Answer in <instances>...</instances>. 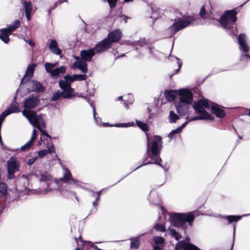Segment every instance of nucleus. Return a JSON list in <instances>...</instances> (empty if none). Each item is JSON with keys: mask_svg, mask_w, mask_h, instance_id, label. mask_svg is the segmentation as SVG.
I'll return each instance as SVG.
<instances>
[{"mask_svg": "<svg viewBox=\"0 0 250 250\" xmlns=\"http://www.w3.org/2000/svg\"><path fill=\"white\" fill-rule=\"evenodd\" d=\"M189 104L180 101L179 103L176 106L178 113L180 114L185 115L188 111Z\"/></svg>", "mask_w": 250, "mask_h": 250, "instance_id": "obj_29", "label": "nucleus"}, {"mask_svg": "<svg viewBox=\"0 0 250 250\" xmlns=\"http://www.w3.org/2000/svg\"><path fill=\"white\" fill-rule=\"evenodd\" d=\"M11 25L13 26L14 28L16 29L20 26V22L19 20H16Z\"/></svg>", "mask_w": 250, "mask_h": 250, "instance_id": "obj_46", "label": "nucleus"}, {"mask_svg": "<svg viewBox=\"0 0 250 250\" xmlns=\"http://www.w3.org/2000/svg\"><path fill=\"white\" fill-rule=\"evenodd\" d=\"M153 240L154 243L153 245V250H163L165 242L164 238L159 236H154Z\"/></svg>", "mask_w": 250, "mask_h": 250, "instance_id": "obj_24", "label": "nucleus"}, {"mask_svg": "<svg viewBox=\"0 0 250 250\" xmlns=\"http://www.w3.org/2000/svg\"><path fill=\"white\" fill-rule=\"evenodd\" d=\"M242 216L229 215L227 216V219L229 223L237 221L242 218Z\"/></svg>", "mask_w": 250, "mask_h": 250, "instance_id": "obj_37", "label": "nucleus"}, {"mask_svg": "<svg viewBox=\"0 0 250 250\" xmlns=\"http://www.w3.org/2000/svg\"><path fill=\"white\" fill-rule=\"evenodd\" d=\"M180 129L178 127L175 129L172 130L168 135V137L170 139H172L174 138V135L177 133L181 132Z\"/></svg>", "mask_w": 250, "mask_h": 250, "instance_id": "obj_41", "label": "nucleus"}, {"mask_svg": "<svg viewBox=\"0 0 250 250\" xmlns=\"http://www.w3.org/2000/svg\"><path fill=\"white\" fill-rule=\"evenodd\" d=\"M134 125V123H122V124H117L114 125V126L116 127H127Z\"/></svg>", "mask_w": 250, "mask_h": 250, "instance_id": "obj_39", "label": "nucleus"}, {"mask_svg": "<svg viewBox=\"0 0 250 250\" xmlns=\"http://www.w3.org/2000/svg\"><path fill=\"white\" fill-rule=\"evenodd\" d=\"M3 29L5 30V31L9 34L16 30V29L14 28L13 26H12L11 24L8 26L7 28H4Z\"/></svg>", "mask_w": 250, "mask_h": 250, "instance_id": "obj_45", "label": "nucleus"}, {"mask_svg": "<svg viewBox=\"0 0 250 250\" xmlns=\"http://www.w3.org/2000/svg\"><path fill=\"white\" fill-rule=\"evenodd\" d=\"M30 13H25V17L27 19V20L29 21L30 20Z\"/></svg>", "mask_w": 250, "mask_h": 250, "instance_id": "obj_56", "label": "nucleus"}, {"mask_svg": "<svg viewBox=\"0 0 250 250\" xmlns=\"http://www.w3.org/2000/svg\"><path fill=\"white\" fill-rule=\"evenodd\" d=\"M169 215L171 225L168 229V231L172 237L178 240L181 238V235L173 227L181 228L186 231L188 227H192L194 216L191 213L187 214L170 213Z\"/></svg>", "mask_w": 250, "mask_h": 250, "instance_id": "obj_2", "label": "nucleus"}, {"mask_svg": "<svg viewBox=\"0 0 250 250\" xmlns=\"http://www.w3.org/2000/svg\"><path fill=\"white\" fill-rule=\"evenodd\" d=\"M95 120V122L98 125H101L102 124V119L100 117H96V114H95V116H93Z\"/></svg>", "mask_w": 250, "mask_h": 250, "instance_id": "obj_49", "label": "nucleus"}, {"mask_svg": "<svg viewBox=\"0 0 250 250\" xmlns=\"http://www.w3.org/2000/svg\"><path fill=\"white\" fill-rule=\"evenodd\" d=\"M176 59L177 61V64H178V68L175 70V72L173 74H172L170 76L171 78L174 74L178 73L179 72V71L181 68L182 63L180 62V60L177 57H176Z\"/></svg>", "mask_w": 250, "mask_h": 250, "instance_id": "obj_42", "label": "nucleus"}, {"mask_svg": "<svg viewBox=\"0 0 250 250\" xmlns=\"http://www.w3.org/2000/svg\"><path fill=\"white\" fill-rule=\"evenodd\" d=\"M155 229L159 231L164 232L166 230V228L163 224H157L155 225Z\"/></svg>", "mask_w": 250, "mask_h": 250, "instance_id": "obj_40", "label": "nucleus"}, {"mask_svg": "<svg viewBox=\"0 0 250 250\" xmlns=\"http://www.w3.org/2000/svg\"><path fill=\"white\" fill-rule=\"evenodd\" d=\"M103 125L104 126H106L108 125V123H103Z\"/></svg>", "mask_w": 250, "mask_h": 250, "instance_id": "obj_63", "label": "nucleus"}, {"mask_svg": "<svg viewBox=\"0 0 250 250\" xmlns=\"http://www.w3.org/2000/svg\"><path fill=\"white\" fill-rule=\"evenodd\" d=\"M64 2L63 0H59L55 3V7H57L58 5L61 4L62 2Z\"/></svg>", "mask_w": 250, "mask_h": 250, "instance_id": "obj_55", "label": "nucleus"}, {"mask_svg": "<svg viewBox=\"0 0 250 250\" xmlns=\"http://www.w3.org/2000/svg\"><path fill=\"white\" fill-rule=\"evenodd\" d=\"M62 169L63 170V176L60 179V181H63L64 183H68L69 181H71V183H73L75 185H77L78 181L72 178V175L70 171L63 166L62 167Z\"/></svg>", "mask_w": 250, "mask_h": 250, "instance_id": "obj_20", "label": "nucleus"}, {"mask_svg": "<svg viewBox=\"0 0 250 250\" xmlns=\"http://www.w3.org/2000/svg\"><path fill=\"white\" fill-rule=\"evenodd\" d=\"M162 138L159 136H155L153 137L150 146L149 138L147 136V150L143 159V163L135 169L143 166L155 164L162 167L166 171L168 168L162 166L161 164L162 159L159 155L162 148Z\"/></svg>", "mask_w": 250, "mask_h": 250, "instance_id": "obj_1", "label": "nucleus"}, {"mask_svg": "<svg viewBox=\"0 0 250 250\" xmlns=\"http://www.w3.org/2000/svg\"><path fill=\"white\" fill-rule=\"evenodd\" d=\"M237 12L235 10L227 11L223 15L220 21V22L223 27L226 29L230 30L231 33L229 34L234 35L237 33L236 21Z\"/></svg>", "mask_w": 250, "mask_h": 250, "instance_id": "obj_5", "label": "nucleus"}, {"mask_svg": "<svg viewBox=\"0 0 250 250\" xmlns=\"http://www.w3.org/2000/svg\"><path fill=\"white\" fill-rule=\"evenodd\" d=\"M46 147L48 148L47 149L40 150L38 152V155L40 157H43L48 154H51L55 152V149L52 143L48 144L47 143H46Z\"/></svg>", "mask_w": 250, "mask_h": 250, "instance_id": "obj_27", "label": "nucleus"}, {"mask_svg": "<svg viewBox=\"0 0 250 250\" xmlns=\"http://www.w3.org/2000/svg\"><path fill=\"white\" fill-rule=\"evenodd\" d=\"M104 0L105 1L106 0ZM117 0H107L111 8H113L115 7Z\"/></svg>", "mask_w": 250, "mask_h": 250, "instance_id": "obj_43", "label": "nucleus"}, {"mask_svg": "<svg viewBox=\"0 0 250 250\" xmlns=\"http://www.w3.org/2000/svg\"><path fill=\"white\" fill-rule=\"evenodd\" d=\"M22 113L34 127L37 128L42 134L48 138V139H45L43 137L41 136L40 140L38 143L39 145H41L42 143L44 144H45L46 143L52 144L51 136L47 133L45 130L42 129V128H44L46 127L45 123L42 117V115H37L33 111H26L25 110H22Z\"/></svg>", "mask_w": 250, "mask_h": 250, "instance_id": "obj_3", "label": "nucleus"}, {"mask_svg": "<svg viewBox=\"0 0 250 250\" xmlns=\"http://www.w3.org/2000/svg\"><path fill=\"white\" fill-rule=\"evenodd\" d=\"M165 95L167 100L169 102L173 101L175 98L176 92L174 90H166Z\"/></svg>", "mask_w": 250, "mask_h": 250, "instance_id": "obj_30", "label": "nucleus"}, {"mask_svg": "<svg viewBox=\"0 0 250 250\" xmlns=\"http://www.w3.org/2000/svg\"><path fill=\"white\" fill-rule=\"evenodd\" d=\"M149 53L151 54H153L154 55H156L155 53L157 52V51L156 50H155L153 48L149 47Z\"/></svg>", "mask_w": 250, "mask_h": 250, "instance_id": "obj_52", "label": "nucleus"}, {"mask_svg": "<svg viewBox=\"0 0 250 250\" xmlns=\"http://www.w3.org/2000/svg\"><path fill=\"white\" fill-rule=\"evenodd\" d=\"M189 238L186 237L184 240L178 242L175 245V250H200L198 247L189 242Z\"/></svg>", "mask_w": 250, "mask_h": 250, "instance_id": "obj_11", "label": "nucleus"}, {"mask_svg": "<svg viewBox=\"0 0 250 250\" xmlns=\"http://www.w3.org/2000/svg\"><path fill=\"white\" fill-rule=\"evenodd\" d=\"M18 183H24V186L23 188H26L27 186L29 184V180L28 178L22 175L21 177L19 179Z\"/></svg>", "mask_w": 250, "mask_h": 250, "instance_id": "obj_36", "label": "nucleus"}, {"mask_svg": "<svg viewBox=\"0 0 250 250\" xmlns=\"http://www.w3.org/2000/svg\"><path fill=\"white\" fill-rule=\"evenodd\" d=\"M160 208L161 209L162 213V214L164 216V217L166 218V209L164 208V207L161 206L160 205Z\"/></svg>", "mask_w": 250, "mask_h": 250, "instance_id": "obj_51", "label": "nucleus"}, {"mask_svg": "<svg viewBox=\"0 0 250 250\" xmlns=\"http://www.w3.org/2000/svg\"><path fill=\"white\" fill-rule=\"evenodd\" d=\"M75 58L77 61L73 63L72 68L73 69L77 68L84 73H86L87 72V67L86 62L81 60L79 57H75Z\"/></svg>", "mask_w": 250, "mask_h": 250, "instance_id": "obj_19", "label": "nucleus"}, {"mask_svg": "<svg viewBox=\"0 0 250 250\" xmlns=\"http://www.w3.org/2000/svg\"><path fill=\"white\" fill-rule=\"evenodd\" d=\"M27 85V91L28 92L36 91L42 92L44 90L43 85L36 81L30 80L26 82Z\"/></svg>", "mask_w": 250, "mask_h": 250, "instance_id": "obj_16", "label": "nucleus"}, {"mask_svg": "<svg viewBox=\"0 0 250 250\" xmlns=\"http://www.w3.org/2000/svg\"><path fill=\"white\" fill-rule=\"evenodd\" d=\"M111 46V42L107 39H105L97 43L94 49L97 53H101L107 50Z\"/></svg>", "mask_w": 250, "mask_h": 250, "instance_id": "obj_17", "label": "nucleus"}, {"mask_svg": "<svg viewBox=\"0 0 250 250\" xmlns=\"http://www.w3.org/2000/svg\"><path fill=\"white\" fill-rule=\"evenodd\" d=\"M59 85L62 90V91H60V90L56 91L52 97L51 99L52 101H57L61 98H62L63 99H69L74 96V89L71 87V86H69L68 84L63 82L62 79L59 81Z\"/></svg>", "mask_w": 250, "mask_h": 250, "instance_id": "obj_7", "label": "nucleus"}, {"mask_svg": "<svg viewBox=\"0 0 250 250\" xmlns=\"http://www.w3.org/2000/svg\"><path fill=\"white\" fill-rule=\"evenodd\" d=\"M128 99L127 100L126 102L129 104H132L133 102V96L131 94H129L128 95Z\"/></svg>", "mask_w": 250, "mask_h": 250, "instance_id": "obj_47", "label": "nucleus"}, {"mask_svg": "<svg viewBox=\"0 0 250 250\" xmlns=\"http://www.w3.org/2000/svg\"><path fill=\"white\" fill-rule=\"evenodd\" d=\"M193 106L195 110L200 114V115L192 117L190 120V121L198 120L213 119L211 115H209L204 109V108H206L207 109H209L208 100L201 99L199 101L198 103H194Z\"/></svg>", "mask_w": 250, "mask_h": 250, "instance_id": "obj_6", "label": "nucleus"}, {"mask_svg": "<svg viewBox=\"0 0 250 250\" xmlns=\"http://www.w3.org/2000/svg\"><path fill=\"white\" fill-rule=\"evenodd\" d=\"M133 0H124L125 2H132Z\"/></svg>", "mask_w": 250, "mask_h": 250, "instance_id": "obj_61", "label": "nucleus"}, {"mask_svg": "<svg viewBox=\"0 0 250 250\" xmlns=\"http://www.w3.org/2000/svg\"><path fill=\"white\" fill-rule=\"evenodd\" d=\"M57 63H51L46 62L45 63V69L47 73H50L51 77L57 79L61 75L64 74L66 72L65 67L61 66L60 67L53 68L57 65Z\"/></svg>", "mask_w": 250, "mask_h": 250, "instance_id": "obj_9", "label": "nucleus"}, {"mask_svg": "<svg viewBox=\"0 0 250 250\" xmlns=\"http://www.w3.org/2000/svg\"><path fill=\"white\" fill-rule=\"evenodd\" d=\"M121 17H123L124 18V20H125V23H126L127 22V20L128 18L125 16H121Z\"/></svg>", "mask_w": 250, "mask_h": 250, "instance_id": "obj_60", "label": "nucleus"}, {"mask_svg": "<svg viewBox=\"0 0 250 250\" xmlns=\"http://www.w3.org/2000/svg\"><path fill=\"white\" fill-rule=\"evenodd\" d=\"M9 34L3 29L1 30L0 39L5 43H7L9 41Z\"/></svg>", "mask_w": 250, "mask_h": 250, "instance_id": "obj_31", "label": "nucleus"}, {"mask_svg": "<svg viewBox=\"0 0 250 250\" xmlns=\"http://www.w3.org/2000/svg\"><path fill=\"white\" fill-rule=\"evenodd\" d=\"M28 43L32 47H33L34 46V43H33L31 40H29L28 41Z\"/></svg>", "mask_w": 250, "mask_h": 250, "instance_id": "obj_58", "label": "nucleus"}, {"mask_svg": "<svg viewBox=\"0 0 250 250\" xmlns=\"http://www.w3.org/2000/svg\"><path fill=\"white\" fill-rule=\"evenodd\" d=\"M39 178L40 188L37 189L39 194H45L58 188V182L46 171L41 172Z\"/></svg>", "mask_w": 250, "mask_h": 250, "instance_id": "obj_4", "label": "nucleus"}, {"mask_svg": "<svg viewBox=\"0 0 250 250\" xmlns=\"http://www.w3.org/2000/svg\"><path fill=\"white\" fill-rule=\"evenodd\" d=\"M140 245V239L138 237L133 238L131 239L130 247L132 249H137Z\"/></svg>", "mask_w": 250, "mask_h": 250, "instance_id": "obj_32", "label": "nucleus"}, {"mask_svg": "<svg viewBox=\"0 0 250 250\" xmlns=\"http://www.w3.org/2000/svg\"><path fill=\"white\" fill-rule=\"evenodd\" d=\"M151 10H152V12H153V8L152 7H151ZM150 18H153V19H156L157 17L154 16V13L153 12L152 16H151Z\"/></svg>", "mask_w": 250, "mask_h": 250, "instance_id": "obj_57", "label": "nucleus"}, {"mask_svg": "<svg viewBox=\"0 0 250 250\" xmlns=\"http://www.w3.org/2000/svg\"><path fill=\"white\" fill-rule=\"evenodd\" d=\"M246 37L244 34H240L238 37V42L239 44V48L241 51L245 52L242 54L240 60L241 61H246L250 59V56L246 53L250 50V47L246 42Z\"/></svg>", "mask_w": 250, "mask_h": 250, "instance_id": "obj_10", "label": "nucleus"}, {"mask_svg": "<svg viewBox=\"0 0 250 250\" xmlns=\"http://www.w3.org/2000/svg\"><path fill=\"white\" fill-rule=\"evenodd\" d=\"M36 66V63H34L28 66L24 76L21 80V84H24L25 83H26V81H25L26 79H27L28 80L33 76Z\"/></svg>", "mask_w": 250, "mask_h": 250, "instance_id": "obj_25", "label": "nucleus"}, {"mask_svg": "<svg viewBox=\"0 0 250 250\" xmlns=\"http://www.w3.org/2000/svg\"><path fill=\"white\" fill-rule=\"evenodd\" d=\"M99 199H100V195H98V197L95 200V201H94L92 202V204L94 206H95L97 205V203H98V202Z\"/></svg>", "mask_w": 250, "mask_h": 250, "instance_id": "obj_54", "label": "nucleus"}, {"mask_svg": "<svg viewBox=\"0 0 250 250\" xmlns=\"http://www.w3.org/2000/svg\"><path fill=\"white\" fill-rule=\"evenodd\" d=\"M124 104L126 105V108L127 109H128V106L127 105V103H125V101H124Z\"/></svg>", "mask_w": 250, "mask_h": 250, "instance_id": "obj_62", "label": "nucleus"}, {"mask_svg": "<svg viewBox=\"0 0 250 250\" xmlns=\"http://www.w3.org/2000/svg\"><path fill=\"white\" fill-rule=\"evenodd\" d=\"M23 5L25 9V13H31L32 10V5L31 2L24 0L23 1Z\"/></svg>", "mask_w": 250, "mask_h": 250, "instance_id": "obj_33", "label": "nucleus"}, {"mask_svg": "<svg viewBox=\"0 0 250 250\" xmlns=\"http://www.w3.org/2000/svg\"><path fill=\"white\" fill-rule=\"evenodd\" d=\"M178 116L173 111H170L169 115V121L170 123H175L179 119Z\"/></svg>", "mask_w": 250, "mask_h": 250, "instance_id": "obj_34", "label": "nucleus"}, {"mask_svg": "<svg viewBox=\"0 0 250 250\" xmlns=\"http://www.w3.org/2000/svg\"><path fill=\"white\" fill-rule=\"evenodd\" d=\"M87 76L85 74H74L72 76L69 75H65L62 81L71 86L72 83L75 81H84L86 79Z\"/></svg>", "mask_w": 250, "mask_h": 250, "instance_id": "obj_15", "label": "nucleus"}, {"mask_svg": "<svg viewBox=\"0 0 250 250\" xmlns=\"http://www.w3.org/2000/svg\"><path fill=\"white\" fill-rule=\"evenodd\" d=\"M94 55L95 51L94 48L83 50L80 52L81 60L85 62H91Z\"/></svg>", "mask_w": 250, "mask_h": 250, "instance_id": "obj_22", "label": "nucleus"}, {"mask_svg": "<svg viewBox=\"0 0 250 250\" xmlns=\"http://www.w3.org/2000/svg\"><path fill=\"white\" fill-rule=\"evenodd\" d=\"M19 165L17 160L14 157L11 158L7 162L8 178L12 179L14 178V173L18 171Z\"/></svg>", "mask_w": 250, "mask_h": 250, "instance_id": "obj_13", "label": "nucleus"}, {"mask_svg": "<svg viewBox=\"0 0 250 250\" xmlns=\"http://www.w3.org/2000/svg\"><path fill=\"white\" fill-rule=\"evenodd\" d=\"M16 97L15 96L13 99V103L10 105L9 108L4 110L0 114V117H3L2 120H4L5 118L12 113H17L20 111V108L18 104L16 102Z\"/></svg>", "mask_w": 250, "mask_h": 250, "instance_id": "obj_18", "label": "nucleus"}, {"mask_svg": "<svg viewBox=\"0 0 250 250\" xmlns=\"http://www.w3.org/2000/svg\"><path fill=\"white\" fill-rule=\"evenodd\" d=\"M40 100L37 96H32L28 97L25 99L23 103V107L26 111H31L30 109L37 107L40 103Z\"/></svg>", "mask_w": 250, "mask_h": 250, "instance_id": "obj_12", "label": "nucleus"}, {"mask_svg": "<svg viewBox=\"0 0 250 250\" xmlns=\"http://www.w3.org/2000/svg\"><path fill=\"white\" fill-rule=\"evenodd\" d=\"M122 98H123V97H122V96H120V97H119L117 98V100L118 101V100H122Z\"/></svg>", "mask_w": 250, "mask_h": 250, "instance_id": "obj_64", "label": "nucleus"}, {"mask_svg": "<svg viewBox=\"0 0 250 250\" xmlns=\"http://www.w3.org/2000/svg\"><path fill=\"white\" fill-rule=\"evenodd\" d=\"M189 121H187L185 123H184L181 126L178 127L180 129V131H181L182 129L187 125L188 124Z\"/></svg>", "mask_w": 250, "mask_h": 250, "instance_id": "obj_53", "label": "nucleus"}, {"mask_svg": "<svg viewBox=\"0 0 250 250\" xmlns=\"http://www.w3.org/2000/svg\"><path fill=\"white\" fill-rule=\"evenodd\" d=\"M234 233L233 234V242H232V244L231 246L230 250H232L233 245H234Z\"/></svg>", "mask_w": 250, "mask_h": 250, "instance_id": "obj_59", "label": "nucleus"}, {"mask_svg": "<svg viewBox=\"0 0 250 250\" xmlns=\"http://www.w3.org/2000/svg\"><path fill=\"white\" fill-rule=\"evenodd\" d=\"M206 14V9L204 6H202L200 12V15L201 17L205 19L206 17H205Z\"/></svg>", "mask_w": 250, "mask_h": 250, "instance_id": "obj_44", "label": "nucleus"}, {"mask_svg": "<svg viewBox=\"0 0 250 250\" xmlns=\"http://www.w3.org/2000/svg\"><path fill=\"white\" fill-rule=\"evenodd\" d=\"M121 37V31L119 29H117L110 32L106 39H107L111 42V45L113 42H116L119 41Z\"/></svg>", "mask_w": 250, "mask_h": 250, "instance_id": "obj_23", "label": "nucleus"}, {"mask_svg": "<svg viewBox=\"0 0 250 250\" xmlns=\"http://www.w3.org/2000/svg\"><path fill=\"white\" fill-rule=\"evenodd\" d=\"M37 137V133H36V129H34L32 132V134L31 138H30V140L27 142L24 145L22 146L21 148V150L22 151H26L27 150H28L32 145L33 144L34 140Z\"/></svg>", "mask_w": 250, "mask_h": 250, "instance_id": "obj_28", "label": "nucleus"}, {"mask_svg": "<svg viewBox=\"0 0 250 250\" xmlns=\"http://www.w3.org/2000/svg\"><path fill=\"white\" fill-rule=\"evenodd\" d=\"M193 21V18L191 16H183L182 18L175 19L173 24L169 29L172 34L174 35L179 30L191 24Z\"/></svg>", "mask_w": 250, "mask_h": 250, "instance_id": "obj_8", "label": "nucleus"}, {"mask_svg": "<svg viewBox=\"0 0 250 250\" xmlns=\"http://www.w3.org/2000/svg\"><path fill=\"white\" fill-rule=\"evenodd\" d=\"M49 48L53 54L59 56L61 55L62 50L58 47V43L55 40L50 41Z\"/></svg>", "mask_w": 250, "mask_h": 250, "instance_id": "obj_26", "label": "nucleus"}, {"mask_svg": "<svg viewBox=\"0 0 250 250\" xmlns=\"http://www.w3.org/2000/svg\"><path fill=\"white\" fill-rule=\"evenodd\" d=\"M178 94L180 101L188 104H191L193 101V94L191 91L186 89L179 90Z\"/></svg>", "mask_w": 250, "mask_h": 250, "instance_id": "obj_14", "label": "nucleus"}, {"mask_svg": "<svg viewBox=\"0 0 250 250\" xmlns=\"http://www.w3.org/2000/svg\"><path fill=\"white\" fill-rule=\"evenodd\" d=\"M136 45H140L141 46H144L145 45H147L148 43L147 41H146V39L145 38H140V40L138 41H136L135 42Z\"/></svg>", "mask_w": 250, "mask_h": 250, "instance_id": "obj_38", "label": "nucleus"}, {"mask_svg": "<svg viewBox=\"0 0 250 250\" xmlns=\"http://www.w3.org/2000/svg\"><path fill=\"white\" fill-rule=\"evenodd\" d=\"M90 105L91 107L92 108V109H93V116H95V114H96V108H95L94 104L92 102V103H90Z\"/></svg>", "mask_w": 250, "mask_h": 250, "instance_id": "obj_50", "label": "nucleus"}, {"mask_svg": "<svg viewBox=\"0 0 250 250\" xmlns=\"http://www.w3.org/2000/svg\"><path fill=\"white\" fill-rule=\"evenodd\" d=\"M37 157H33L31 159H29L27 161V164L29 166L32 165L37 160Z\"/></svg>", "mask_w": 250, "mask_h": 250, "instance_id": "obj_48", "label": "nucleus"}, {"mask_svg": "<svg viewBox=\"0 0 250 250\" xmlns=\"http://www.w3.org/2000/svg\"><path fill=\"white\" fill-rule=\"evenodd\" d=\"M136 124L140 128L144 131H146L148 130V126L146 124L140 122L139 121L136 120Z\"/></svg>", "mask_w": 250, "mask_h": 250, "instance_id": "obj_35", "label": "nucleus"}, {"mask_svg": "<svg viewBox=\"0 0 250 250\" xmlns=\"http://www.w3.org/2000/svg\"><path fill=\"white\" fill-rule=\"evenodd\" d=\"M209 107L211 109L212 112L218 118H222L225 116V112L219 107V105L214 103L208 101Z\"/></svg>", "mask_w": 250, "mask_h": 250, "instance_id": "obj_21", "label": "nucleus"}]
</instances>
